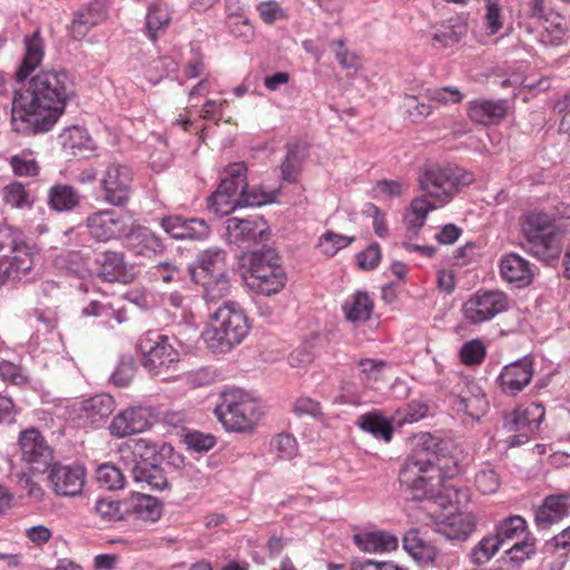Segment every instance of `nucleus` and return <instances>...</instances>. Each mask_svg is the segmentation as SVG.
I'll list each match as a JSON object with an SVG mask.
<instances>
[{
  "instance_id": "f257e3e1",
  "label": "nucleus",
  "mask_w": 570,
  "mask_h": 570,
  "mask_svg": "<svg viewBox=\"0 0 570 570\" xmlns=\"http://www.w3.org/2000/svg\"><path fill=\"white\" fill-rule=\"evenodd\" d=\"M76 96L71 75L62 68L42 69L12 99L11 122L23 135L47 132L57 124Z\"/></svg>"
},
{
  "instance_id": "f03ea898",
  "label": "nucleus",
  "mask_w": 570,
  "mask_h": 570,
  "mask_svg": "<svg viewBox=\"0 0 570 570\" xmlns=\"http://www.w3.org/2000/svg\"><path fill=\"white\" fill-rule=\"evenodd\" d=\"M435 446V439L431 434H423L400 470V484L410 492L412 499L438 498L445 488V481L459 473L458 462L453 459L446 460L444 464L434 463Z\"/></svg>"
},
{
  "instance_id": "7ed1b4c3",
  "label": "nucleus",
  "mask_w": 570,
  "mask_h": 570,
  "mask_svg": "<svg viewBox=\"0 0 570 570\" xmlns=\"http://www.w3.org/2000/svg\"><path fill=\"white\" fill-rule=\"evenodd\" d=\"M473 174L455 166H432L420 177L424 195L410 204L411 214H429L449 203L461 187L472 184Z\"/></svg>"
},
{
  "instance_id": "20e7f679",
  "label": "nucleus",
  "mask_w": 570,
  "mask_h": 570,
  "mask_svg": "<svg viewBox=\"0 0 570 570\" xmlns=\"http://www.w3.org/2000/svg\"><path fill=\"white\" fill-rule=\"evenodd\" d=\"M250 327L246 311L238 303L226 301L209 315L202 336L213 352L227 353L248 336Z\"/></svg>"
},
{
  "instance_id": "39448f33",
  "label": "nucleus",
  "mask_w": 570,
  "mask_h": 570,
  "mask_svg": "<svg viewBox=\"0 0 570 570\" xmlns=\"http://www.w3.org/2000/svg\"><path fill=\"white\" fill-rule=\"evenodd\" d=\"M530 252L544 262L559 257L570 233V216H525L521 224Z\"/></svg>"
},
{
  "instance_id": "423d86ee",
  "label": "nucleus",
  "mask_w": 570,
  "mask_h": 570,
  "mask_svg": "<svg viewBox=\"0 0 570 570\" xmlns=\"http://www.w3.org/2000/svg\"><path fill=\"white\" fill-rule=\"evenodd\" d=\"M247 286L255 293L271 296L279 293L287 283V275L275 250L250 252L243 256Z\"/></svg>"
},
{
  "instance_id": "0eeeda50",
  "label": "nucleus",
  "mask_w": 570,
  "mask_h": 570,
  "mask_svg": "<svg viewBox=\"0 0 570 570\" xmlns=\"http://www.w3.org/2000/svg\"><path fill=\"white\" fill-rule=\"evenodd\" d=\"M137 347L141 365L149 375L166 380L177 370L180 353L168 335L154 331L146 332L140 335Z\"/></svg>"
},
{
  "instance_id": "6e6552de",
  "label": "nucleus",
  "mask_w": 570,
  "mask_h": 570,
  "mask_svg": "<svg viewBox=\"0 0 570 570\" xmlns=\"http://www.w3.org/2000/svg\"><path fill=\"white\" fill-rule=\"evenodd\" d=\"M215 413L224 428L232 432L250 431L264 414L258 401L239 389L225 392Z\"/></svg>"
},
{
  "instance_id": "1a4fd4ad",
  "label": "nucleus",
  "mask_w": 570,
  "mask_h": 570,
  "mask_svg": "<svg viewBox=\"0 0 570 570\" xmlns=\"http://www.w3.org/2000/svg\"><path fill=\"white\" fill-rule=\"evenodd\" d=\"M33 255L20 230L0 225V284L7 278H20L31 271Z\"/></svg>"
},
{
  "instance_id": "9d476101",
  "label": "nucleus",
  "mask_w": 570,
  "mask_h": 570,
  "mask_svg": "<svg viewBox=\"0 0 570 570\" xmlns=\"http://www.w3.org/2000/svg\"><path fill=\"white\" fill-rule=\"evenodd\" d=\"M87 226L90 235L99 242L127 236L132 245L134 240L140 238L147 248H154L157 245V239L147 228H128L124 222V216H89Z\"/></svg>"
},
{
  "instance_id": "9b49d317",
  "label": "nucleus",
  "mask_w": 570,
  "mask_h": 570,
  "mask_svg": "<svg viewBox=\"0 0 570 570\" xmlns=\"http://www.w3.org/2000/svg\"><path fill=\"white\" fill-rule=\"evenodd\" d=\"M224 173L226 176L208 198V207L216 214H232L239 208L237 191L242 183H245L247 166L244 161L233 163L224 167Z\"/></svg>"
},
{
  "instance_id": "f8f14e48",
  "label": "nucleus",
  "mask_w": 570,
  "mask_h": 570,
  "mask_svg": "<svg viewBox=\"0 0 570 570\" xmlns=\"http://www.w3.org/2000/svg\"><path fill=\"white\" fill-rule=\"evenodd\" d=\"M509 307L508 296L500 291L476 292L462 306L464 318L470 324H480L493 318Z\"/></svg>"
},
{
  "instance_id": "ddd939ff",
  "label": "nucleus",
  "mask_w": 570,
  "mask_h": 570,
  "mask_svg": "<svg viewBox=\"0 0 570 570\" xmlns=\"http://www.w3.org/2000/svg\"><path fill=\"white\" fill-rule=\"evenodd\" d=\"M225 226L228 242L238 246L264 243L269 236V227L263 216H233L225 222Z\"/></svg>"
},
{
  "instance_id": "4468645a",
  "label": "nucleus",
  "mask_w": 570,
  "mask_h": 570,
  "mask_svg": "<svg viewBox=\"0 0 570 570\" xmlns=\"http://www.w3.org/2000/svg\"><path fill=\"white\" fill-rule=\"evenodd\" d=\"M131 183L132 174L128 166L117 161L109 163L101 177L105 200L114 206H124L129 200Z\"/></svg>"
},
{
  "instance_id": "2eb2a0df",
  "label": "nucleus",
  "mask_w": 570,
  "mask_h": 570,
  "mask_svg": "<svg viewBox=\"0 0 570 570\" xmlns=\"http://www.w3.org/2000/svg\"><path fill=\"white\" fill-rule=\"evenodd\" d=\"M48 481L59 497H76L82 492L86 482V470L81 465L52 464Z\"/></svg>"
},
{
  "instance_id": "dca6fc26",
  "label": "nucleus",
  "mask_w": 570,
  "mask_h": 570,
  "mask_svg": "<svg viewBox=\"0 0 570 570\" xmlns=\"http://www.w3.org/2000/svg\"><path fill=\"white\" fill-rule=\"evenodd\" d=\"M544 414V407L539 403L523 404L504 416L503 425L508 431L518 432V436L529 440L538 432Z\"/></svg>"
},
{
  "instance_id": "f3484780",
  "label": "nucleus",
  "mask_w": 570,
  "mask_h": 570,
  "mask_svg": "<svg viewBox=\"0 0 570 570\" xmlns=\"http://www.w3.org/2000/svg\"><path fill=\"white\" fill-rule=\"evenodd\" d=\"M153 411L149 406H130L114 416L109 432L116 438L141 433L151 425Z\"/></svg>"
},
{
  "instance_id": "a211bd4d",
  "label": "nucleus",
  "mask_w": 570,
  "mask_h": 570,
  "mask_svg": "<svg viewBox=\"0 0 570 570\" xmlns=\"http://www.w3.org/2000/svg\"><path fill=\"white\" fill-rule=\"evenodd\" d=\"M18 446L21 460L31 465L46 466L52 459V450L39 430L30 428L20 432Z\"/></svg>"
},
{
  "instance_id": "6ab92c4d",
  "label": "nucleus",
  "mask_w": 570,
  "mask_h": 570,
  "mask_svg": "<svg viewBox=\"0 0 570 570\" xmlns=\"http://www.w3.org/2000/svg\"><path fill=\"white\" fill-rule=\"evenodd\" d=\"M533 377V360L525 356L505 365L499 377V386L507 395H517L529 385Z\"/></svg>"
},
{
  "instance_id": "aec40b11",
  "label": "nucleus",
  "mask_w": 570,
  "mask_h": 570,
  "mask_svg": "<svg viewBox=\"0 0 570 570\" xmlns=\"http://www.w3.org/2000/svg\"><path fill=\"white\" fill-rule=\"evenodd\" d=\"M570 514V492L550 494L537 508L534 521L538 528L549 529Z\"/></svg>"
},
{
  "instance_id": "412c9836",
  "label": "nucleus",
  "mask_w": 570,
  "mask_h": 570,
  "mask_svg": "<svg viewBox=\"0 0 570 570\" xmlns=\"http://www.w3.org/2000/svg\"><path fill=\"white\" fill-rule=\"evenodd\" d=\"M459 386V393L453 400L455 410L474 420L482 417L489 409V402L482 389L472 382H463L462 386Z\"/></svg>"
},
{
  "instance_id": "4be33fe9",
  "label": "nucleus",
  "mask_w": 570,
  "mask_h": 570,
  "mask_svg": "<svg viewBox=\"0 0 570 570\" xmlns=\"http://www.w3.org/2000/svg\"><path fill=\"white\" fill-rule=\"evenodd\" d=\"M501 278L515 288L529 286L534 277L530 263L518 254L503 255L499 262Z\"/></svg>"
},
{
  "instance_id": "5701e85b",
  "label": "nucleus",
  "mask_w": 570,
  "mask_h": 570,
  "mask_svg": "<svg viewBox=\"0 0 570 570\" xmlns=\"http://www.w3.org/2000/svg\"><path fill=\"white\" fill-rule=\"evenodd\" d=\"M160 225L173 238H203L209 233V226L203 218L187 216H163Z\"/></svg>"
},
{
  "instance_id": "b1692460",
  "label": "nucleus",
  "mask_w": 570,
  "mask_h": 570,
  "mask_svg": "<svg viewBox=\"0 0 570 570\" xmlns=\"http://www.w3.org/2000/svg\"><path fill=\"white\" fill-rule=\"evenodd\" d=\"M508 109L507 101L502 99H475L469 102L468 116L473 122L490 126L502 121Z\"/></svg>"
},
{
  "instance_id": "393cba45",
  "label": "nucleus",
  "mask_w": 570,
  "mask_h": 570,
  "mask_svg": "<svg viewBox=\"0 0 570 570\" xmlns=\"http://www.w3.org/2000/svg\"><path fill=\"white\" fill-rule=\"evenodd\" d=\"M115 410V400L99 394L85 400L79 409V419L91 426L100 425Z\"/></svg>"
},
{
  "instance_id": "a878e982",
  "label": "nucleus",
  "mask_w": 570,
  "mask_h": 570,
  "mask_svg": "<svg viewBox=\"0 0 570 570\" xmlns=\"http://www.w3.org/2000/svg\"><path fill=\"white\" fill-rule=\"evenodd\" d=\"M475 528L476 517L464 512L452 513L438 524V531L450 540H465Z\"/></svg>"
},
{
  "instance_id": "bb28decb",
  "label": "nucleus",
  "mask_w": 570,
  "mask_h": 570,
  "mask_svg": "<svg viewBox=\"0 0 570 570\" xmlns=\"http://www.w3.org/2000/svg\"><path fill=\"white\" fill-rule=\"evenodd\" d=\"M228 274L227 254L223 249L213 248L199 254L191 269V277H215Z\"/></svg>"
},
{
  "instance_id": "cd10ccee",
  "label": "nucleus",
  "mask_w": 570,
  "mask_h": 570,
  "mask_svg": "<svg viewBox=\"0 0 570 570\" xmlns=\"http://www.w3.org/2000/svg\"><path fill=\"white\" fill-rule=\"evenodd\" d=\"M99 276L106 282L127 283L130 275L127 271L124 255L118 252H105L97 257Z\"/></svg>"
},
{
  "instance_id": "c85d7f7f",
  "label": "nucleus",
  "mask_w": 570,
  "mask_h": 570,
  "mask_svg": "<svg viewBox=\"0 0 570 570\" xmlns=\"http://www.w3.org/2000/svg\"><path fill=\"white\" fill-rule=\"evenodd\" d=\"M24 46L26 53L16 73L19 81L26 80L43 59V40L40 31L36 30L30 37H26Z\"/></svg>"
},
{
  "instance_id": "c756f323",
  "label": "nucleus",
  "mask_w": 570,
  "mask_h": 570,
  "mask_svg": "<svg viewBox=\"0 0 570 570\" xmlns=\"http://www.w3.org/2000/svg\"><path fill=\"white\" fill-rule=\"evenodd\" d=\"M502 547L522 541L524 538L532 537L528 529L525 519L520 515H511L495 525V533Z\"/></svg>"
},
{
  "instance_id": "7c9ffc66",
  "label": "nucleus",
  "mask_w": 570,
  "mask_h": 570,
  "mask_svg": "<svg viewBox=\"0 0 570 570\" xmlns=\"http://www.w3.org/2000/svg\"><path fill=\"white\" fill-rule=\"evenodd\" d=\"M131 476L136 483H145L150 490H163L168 484L164 470L146 460L135 462Z\"/></svg>"
},
{
  "instance_id": "2f4dec72",
  "label": "nucleus",
  "mask_w": 570,
  "mask_h": 570,
  "mask_svg": "<svg viewBox=\"0 0 570 570\" xmlns=\"http://www.w3.org/2000/svg\"><path fill=\"white\" fill-rule=\"evenodd\" d=\"M404 550L417 562L432 563L436 556V548L425 541L416 529L409 530L403 537Z\"/></svg>"
},
{
  "instance_id": "473e14b6",
  "label": "nucleus",
  "mask_w": 570,
  "mask_h": 570,
  "mask_svg": "<svg viewBox=\"0 0 570 570\" xmlns=\"http://www.w3.org/2000/svg\"><path fill=\"white\" fill-rule=\"evenodd\" d=\"M503 28V13L501 0H484L482 16V32L478 36L481 43H488Z\"/></svg>"
},
{
  "instance_id": "72a5a7b5",
  "label": "nucleus",
  "mask_w": 570,
  "mask_h": 570,
  "mask_svg": "<svg viewBox=\"0 0 570 570\" xmlns=\"http://www.w3.org/2000/svg\"><path fill=\"white\" fill-rule=\"evenodd\" d=\"M128 508L129 517L146 523L157 521L161 517L163 512L159 501L147 494H138L135 497Z\"/></svg>"
},
{
  "instance_id": "f704fd0d",
  "label": "nucleus",
  "mask_w": 570,
  "mask_h": 570,
  "mask_svg": "<svg viewBox=\"0 0 570 570\" xmlns=\"http://www.w3.org/2000/svg\"><path fill=\"white\" fill-rule=\"evenodd\" d=\"M240 193L238 194L239 208H255L276 202L279 194L278 190H265L262 186H248L247 178L242 183Z\"/></svg>"
},
{
  "instance_id": "c9c22d12",
  "label": "nucleus",
  "mask_w": 570,
  "mask_h": 570,
  "mask_svg": "<svg viewBox=\"0 0 570 570\" xmlns=\"http://www.w3.org/2000/svg\"><path fill=\"white\" fill-rule=\"evenodd\" d=\"M104 20V12L98 6H89L79 10L70 24V35L81 40L89 30Z\"/></svg>"
},
{
  "instance_id": "e433bc0d",
  "label": "nucleus",
  "mask_w": 570,
  "mask_h": 570,
  "mask_svg": "<svg viewBox=\"0 0 570 570\" xmlns=\"http://www.w3.org/2000/svg\"><path fill=\"white\" fill-rule=\"evenodd\" d=\"M374 303L366 292H356L343 305V312L350 322H366L370 320Z\"/></svg>"
},
{
  "instance_id": "4c0bfd02",
  "label": "nucleus",
  "mask_w": 570,
  "mask_h": 570,
  "mask_svg": "<svg viewBox=\"0 0 570 570\" xmlns=\"http://www.w3.org/2000/svg\"><path fill=\"white\" fill-rule=\"evenodd\" d=\"M194 282L203 287V297L206 303H217L230 293V279L228 274L215 277H193Z\"/></svg>"
},
{
  "instance_id": "58836bf2",
  "label": "nucleus",
  "mask_w": 570,
  "mask_h": 570,
  "mask_svg": "<svg viewBox=\"0 0 570 570\" xmlns=\"http://www.w3.org/2000/svg\"><path fill=\"white\" fill-rule=\"evenodd\" d=\"M80 199L79 193L69 185H55L49 191V205L56 212L72 210Z\"/></svg>"
},
{
  "instance_id": "ea45409f",
  "label": "nucleus",
  "mask_w": 570,
  "mask_h": 570,
  "mask_svg": "<svg viewBox=\"0 0 570 570\" xmlns=\"http://www.w3.org/2000/svg\"><path fill=\"white\" fill-rule=\"evenodd\" d=\"M306 158L305 147L299 144L286 146V157L281 165L282 178L294 183L297 179L301 166Z\"/></svg>"
},
{
  "instance_id": "a19ab883",
  "label": "nucleus",
  "mask_w": 570,
  "mask_h": 570,
  "mask_svg": "<svg viewBox=\"0 0 570 570\" xmlns=\"http://www.w3.org/2000/svg\"><path fill=\"white\" fill-rule=\"evenodd\" d=\"M94 511L106 522H116L129 517L127 503L111 498H99L95 503Z\"/></svg>"
},
{
  "instance_id": "79ce46f5",
  "label": "nucleus",
  "mask_w": 570,
  "mask_h": 570,
  "mask_svg": "<svg viewBox=\"0 0 570 570\" xmlns=\"http://www.w3.org/2000/svg\"><path fill=\"white\" fill-rule=\"evenodd\" d=\"M171 16L167 4L161 2H153L147 11L146 27L151 39L157 38V32L167 28L170 23Z\"/></svg>"
},
{
  "instance_id": "37998d69",
  "label": "nucleus",
  "mask_w": 570,
  "mask_h": 570,
  "mask_svg": "<svg viewBox=\"0 0 570 570\" xmlns=\"http://www.w3.org/2000/svg\"><path fill=\"white\" fill-rule=\"evenodd\" d=\"M360 426L385 442L392 439L393 429L391 423L377 412L362 415Z\"/></svg>"
},
{
  "instance_id": "c03bdc74",
  "label": "nucleus",
  "mask_w": 570,
  "mask_h": 570,
  "mask_svg": "<svg viewBox=\"0 0 570 570\" xmlns=\"http://www.w3.org/2000/svg\"><path fill=\"white\" fill-rule=\"evenodd\" d=\"M501 485V478L495 469L484 463L474 474V487L483 495L495 493Z\"/></svg>"
},
{
  "instance_id": "a18cd8bd",
  "label": "nucleus",
  "mask_w": 570,
  "mask_h": 570,
  "mask_svg": "<svg viewBox=\"0 0 570 570\" xmlns=\"http://www.w3.org/2000/svg\"><path fill=\"white\" fill-rule=\"evenodd\" d=\"M355 240V237H350L327 230L318 238L317 247L326 257H333L338 250L346 248Z\"/></svg>"
},
{
  "instance_id": "49530a36",
  "label": "nucleus",
  "mask_w": 570,
  "mask_h": 570,
  "mask_svg": "<svg viewBox=\"0 0 570 570\" xmlns=\"http://www.w3.org/2000/svg\"><path fill=\"white\" fill-rule=\"evenodd\" d=\"M59 139L62 148L73 155H76L77 151L86 149L89 142L87 131L78 126L65 129L60 134Z\"/></svg>"
},
{
  "instance_id": "de8ad7c7",
  "label": "nucleus",
  "mask_w": 570,
  "mask_h": 570,
  "mask_svg": "<svg viewBox=\"0 0 570 570\" xmlns=\"http://www.w3.org/2000/svg\"><path fill=\"white\" fill-rule=\"evenodd\" d=\"M502 548L495 534L485 535L472 550L471 558L475 564L489 562Z\"/></svg>"
},
{
  "instance_id": "09e8293b",
  "label": "nucleus",
  "mask_w": 570,
  "mask_h": 570,
  "mask_svg": "<svg viewBox=\"0 0 570 570\" xmlns=\"http://www.w3.org/2000/svg\"><path fill=\"white\" fill-rule=\"evenodd\" d=\"M98 483L107 490L122 489L126 482L125 475L116 465L105 463L96 471Z\"/></svg>"
},
{
  "instance_id": "8fccbe9b",
  "label": "nucleus",
  "mask_w": 570,
  "mask_h": 570,
  "mask_svg": "<svg viewBox=\"0 0 570 570\" xmlns=\"http://www.w3.org/2000/svg\"><path fill=\"white\" fill-rule=\"evenodd\" d=\"M535 553L534 537L524 538L522 541L514 542L505 551V557L510 563L515 567L521 566Z\"/></svg>"
},
{
  "instance_id": "3c124183",
  "label": "nucleus",
  "mask_w": 570,
  "mask_h": 570,
  "mask_svg": "<svg viewBox=\"0 0 570 570\" xmlns=\"http://www.w3.org/2000/svg\"><path fill=\"white\" fill-rule=\"evenodd\" d=\"M487 350L480 340L464 343L460 350V360L466 366L480 365L485 358Z\"/></svg>"
},
{
  "instance_id": "603ef678",
  "label": "nucleus",
  "mask_w": 570,
  "mask_h": 570,
  "mask_svg": "<svg viewBox=\"0 0 570 570\" xmlns=\"http://www.w3.org/2000/svg\"><path fill=\"white\" fill-rule=\"evenodd\" d=\"M227 27L234 37L242 39L244 42H250L254 39V28L243 14H229L227 17Z\"/></svg>"
},
{
  "instance_id": "864d4df0",
  "label": "nucleus",
  "mask_w": 570,
  "mask_h": 570,
  "mask_svg": "<svg viewBox=\"0 0 570 570\" xmlns=\"http://www.w3.org/2000/svg\"><path fill=\"white\" fill-rule=\"evenodd\" d=\"M387 366L386 362L382 360L363 358L358 362L362 377L361 380L366 384L371 385L377 383L384 379L383 372Z\"/></svg>"
},
{
  "instance_id": "5fc2aeb1",
  "label": "nucleus",
  "mask_w": 570,
  "mask_h": 570,
  "mask_svg": "<svg viewBox=\"0 0 570 570\" xmlns=\"http://www.w3.org/2000/svg\"><path fill=\"white\" fill-rule=\"evenodd\" d=\"M272 449L281 459L291 460L296 456L298 448L296 439L288 433L277 434L271 442Z\"/></svg>"
},
{
  "instance_id": "6e6d98bb",
  "label": "nucleus",
  "mask_w": 570,
  "mask_h": 570,
  "mask_svg": "<svg viewBox=\"0 0 570 570\" xmlns=\"http://www.w3.org/2000/svg\"><path fill=\"white\" fill-rule=\"evenodd\" d=\"M3 200L17 209H24L30 206L29 196L20 183H11L4 187Z\"/></svg>"
},
{
  "instance_id": "4d7b16f0",
  "label": "nucleus",
  "mask_w": 570,
  "mask_h": 570,
  "mask_svg": "<svg viewBox=\"0 0 570 570\" xmlns=\"http://www.w3.org/2000/svg\"><path fill=\"white\" fill-rule=\"evenodd\" d=\"M424 96L441 105L458 104L463 99L462 92L454 87L429 88Z\"/></svg>"
},
{
  "instance_id": "13d9d810",
  "label": "nucleus",
  "mask_w": 570,
  "mask_h": 570,
  "mask_svg": "<svg viewBox=\"0 0 570 570\" xmlns=\"http://www.w3.org/2000/svg\"><path fill=\"white\" fill-rule=\"evenodd\" d=\"M13 173L20 177H33L39 174V166L35 158L27 154H20L11 157L10 160Z\"/></svg>"
},
{
  "instance_id": "bf43d9fd",
  "label": "nucleus",
  "mask_w": 570,
  "mask_h": 570,
  "mask_svg": "<svg viewBox=\"0 0 570 570\" xmlns=\"http://www.w3.org/2000/svg\"><path fill=\"white\" fill-rule=\"evenodd\" d=\"M382 259V250L377 243H373L356 255V263L362 271L375 269Z\"/></svg>"
},
{
  "instance_id": "052dcab7",
  "label": "nucleus",
  "mask_w": 570,
  "mask_h": 570,
  "mask_svg": "<svg viewBox=\"0 0 570 570\" xmlns=\"http://www.w3.org/2000/svg\"><path fill=\"white\" fill-rule=\"evenodd\" d=\"M403 106L413 121H421L432 114V106L421 101L416 96H405Z\"/></svg>"
},
{
  "instance_id": "680f3d73",
  "label": "nucleus",
  "mask_w": 570,
  "mask_h": 570,
  "mask_svg": "<svg viewBox=\"0 0 570 570\" xmlns=\"http://www.w3.org/2000/svg\"><path fill=\"white\" fill-rule=\"evenodd\" d=\"M332 46L336 47L335 58L341 67L347 71L356 72L360 68L358 57L344 47V41L342 39L333 40Z\"/></svg>"
},
{
  "instance_id": "e2e57ef3",
  "label": "nucleus",
  "mask_w": 570,
  "mask_h": 570,
  "mask_svg": "<svg viewBox=\"0 0 570 570\" xmlns=\"http://www.w3.org/2000/svg\"><path fill=\"white\" fill-rule=\"evenodd\" d=\"M184 440L187 448L196 452H207L216 444L214 435L199 431L187 432Z\"/></svg>"
},
{
  "instance_id": "0e129e2a",
  "label": "nucleus",
  "mask_w": 570,
  "mask_h": 570,
  "mask_svg": "<svg viewBox=\"0 0 570 570\" xmlns=\"http://www.w3.org/2000/svg\"><path fill=\"white\" fill-rule=\"evenodd\" d=\"M466 29L464 26H448L434 33L433 40L443 47H451L461 41Z\"/></svg>"
},
{
  "instance_id": "69168bd1",
  "label": "nucleus",
  "mask_w": 570,
  "mask_h": 570,
  "mask_svg": "<svg viewBox=\"0 0 570 570\" xmlns=\"http://www.w3.org/2000/svg\"><path fill=\"white\" fill-rule=\"evenodd\" d=\"M257 12L261 19L272 24L277 20H284L287 18L285 10L275 1H264L257 4Z\"/></svg>"
},
{
  "instance_id": "338daca9",
  "label": "nucleus",
  "mask_w": 570,
  "mask_h": 570,
  "mask_svg": "<svg viewBox=\"0 0 570 570\" xmlns=\"http://www.w3.org/2000/svg\"><path fill=\"white\" fill-rule=\"evenodd\" d=\"M315 360V352L311 344H303L295 348L288 356L292 367H305Z\"/></svg>"
},
{
  "instance_id": "774afa93",
  "label": "nucleus",
  "mask_w": 570,
  "mask_h": 570,
  "mask_svg": "<svg viewBox=\"0 0 570 570\" xmlns=\"http://www.w3.org/2000/svg\"><path fill=\"white\" fill-rule=\"evenodd\" d=\"M0 379L14 385H21L27 381L21 367L9 361L0 362Z\"/></svg>"
}]
</instances>
